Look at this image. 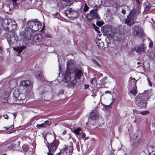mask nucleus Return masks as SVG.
Wrapping results in <instances>:
<instances>
[{
	"label": "nucleus",
	"mask_w": 155,
	"mask_h": 155,
	"mask_svg": "<svg viewBox=\"0 0 155 155\" xmlns=\"http://www.w3.org/2000/svg\"><path fill=\"white\" fill-rule=\"evenodd\" d=\"M152 95V92L151 91H149L143 94L137 96L135 99L136 104L141 108H146L147 107V99H149L150 98V96Z\"/></svg>",
	"instance_id": "obj_1"
},
{
	"label": "nucleus",
	"mask_w": 155,
	"mask_h": 155,
	"mask_svg": "<svg viewBox=\"0 0 155 155\" xmlns=\"http://www.w3.org/2000/svg\"><path fill=\"white\" fill-rule=\"evenodd\" d=\"M56 134H54V141L48 144V152L47 153L48 155H54V152L58 148L59 142L58 140H56Z\"/></svg>",
	"instance_id": "obj_2"
},
{
	"label": "nucleus",
	"mask_w": 155,
	"mask_h": 155,
	"mask_svg": "<svg viewBox=\"0 0 155 155\" xmlns=\"http://www.w3.org/2000/svg\"><path fill=\"white\" fill-rule=\"evenodd\" d=\"M140 12V11L138 12L135 10L131 11L125 20V23L130 26H132L134 23V19H136V17Z\"/></svg>",
	"instance_id": "obj_3"
},
{
	"label": "nucleus",
	"mask_w": 155,
	"mask_h": 155,
	"mask_svg": "<svg viewBox=\"0 0 155 155\" xmlns=\"http://www.w3.org/2000/svg\"><path fill=\"white\" fill-rule=\"evenodd\" d=\"M74 68V66L73 64L69 63L68 64L66 71L62 76L63 81L64 82L67 83L70 81L71 78V73Z\"/></svg>",
	"instance_id": "obj_4"
},
{
	"label": "nucleus",
	"mask_w": 155,
	"mask_h": 155,
	"mask_svg": "<svg viewBox=\"0 0 155 155\" xmlns=\"http://www.w3.org/2000/svg\"><path fill=\"white\" fill-rule=\"evenodd\" d=\"M10 24H12L11 27V29L14 31L16 29L17 24L15 23V21L10 18H6L3 21V23H2V26L4 28L5 27L6 25H9Z\"/></svg>",
	"instance_id": "obj_5"
},
{
	"label": "nucleus",
	"mask_w": 155,
	"mask_h": 155,
	"mask_svg": "<svg viewBox=\"0 0 155 155\" xmlns=\"http://www.w3.org/2000/svg\"><path fill=\"white\" fill-rule=\"evenodd\" d=\"M22 34L26 40L31 39L33 38V35H34V32H33L31 28H27L23 31Z\"/></svg>",
	"instance_id": "obj_6"
},
{
	"label": "nucleus",
	"mask_w": 155,
	"mask_h": 155,
	"mask_svg": "<svg viewBox=\"0 0 155 155\" xmlns=\"http://www.w3.org/2000/svg\"><path fill=\"white\" fill-rule=\"evenodd\" d=\"M96 9H93L90 11L89 13H87L86 15V18L89 20H91L93 18L99 19L100 17L97 12Z\"/></svg>",
	"instance_id": "obj_7"
},
{
	"label": "nucleus",
	"mask_w": 155,
	"mask_h": 155,
	"mask_svg": "<svg viewBox=\"0 0 155 155\" xmlns=\"http://www.w3.org/2000/svg\"><path fill=\"white\" fill-rule=\"evenodd\" d=\"M65 13L66 16L70 18H75L78 15L77 11L74 10L71 8L66 10Z\"/></svg>",
	"instance_id": "obj_8"
},
{
	"label": "nucleus",
	"mask_w": 155,
	"mask_h": 155,
	"mask_svg": "<svg viewBox=\"0 0 155 155\" xmlns=\"http://www.w3.org/2000/svg\"><path fill=\"white\" fill-rule=\"evenodd\" d=\"M7 40L10 45H12L17 42L18 40V38L16 34L12 32L8 36Z\"/></svg>",
	"instance_id": "obj_9"
},
{
	"label": "nucleus",
	"mask_w": 155,
	"mask_h": 155,
	"mask_svg": "<svg viewBox=\"0 0 155 155\" xmlns=\"http://www.w3.org/2000/svg\"><path fill=\"white\" fill-rule=\"evenodd\" d=\"M132 34L134 36H142L143 34V30L138 26L134 27L132 30Z\"/></svg>",
	"instance_id": "obj_10"
},
{
	"label": "nucleus",
	"mask_w": 155,
	"mask_h": 155,
	"mask_svg": "<svg viewBox=\"0 0 155 155\" xmlns=\"http://www.w3.org/2000/svg\"><path fill=\"white\" fill-rule=\"evenodd\" d=\"M147 46L143 44L135 47L131 49L132 52L136 51L137 53L144 52L146 50Z\"/></svg>",
	"instance_id": "obj_11"
},
{
	"label": "nucleus",
	"mask_w": 155,
	"mask_h": 155,
	"mask_svg": "<svg viewBox=\"0 0 155 155\" xmlns=\"http://www.w3.org/2000/svg\"><path fill=\"white\" fill-rule=\"evenodd\" d=\"M99 114L96 110L92 111L89 115L90 118L92 120H96L98 119Z\"/></svg>",
	"instance_id": "obj_12"
},
{
	"label": "nucleus",
	"mask_w": 155,
	"mask_h": 155,
	"mask_svg": "<svg viewBox=\"0 0 155 155\" xmlns=\"http://www.w3.org/2000/svg\"><path fill=\"white\" fill-rule=\"evenodd\" d=\"M41 25L40 22L38 21L35 22V24L33 26V29H32L33 32H34L35 31H38L41 28Z\"/></svg>",
	"instance_id": "obj_13"
},
{
	"label": "nucleus",
	"mask_w": 155,
	"mask_h": 155,
	"mask_svg": "<svg viewBox=\"0 0 155 155\" xmlns=\"http://www.w3.org/2000/svg\"><path fill=\"white\" fill-rule=\"evenodd\" d=\"M73 148L72 146H69L66 147L64 149L63 152V154L66 155L68 153H69V155L70 154L73 152Z\"/></svg>",
	"instance_id": "obj_14"
},
{
	"label": "nucleus",
	"mask_w": 155,
	"mask_h": 155,
	"mask_svg": "<svg viewBox=\"0 0 155 155\" xmlns=\"http://www.w3.org/2000/svg\"><path fill=\"white\" fill-rule=\"evenodd\" d=\"M34 33V35H33V38L32 39H33L36 42H39L41 41L42 39V36L41 34H38L35 35Z\"/></svg>",
	"instance_id": "obj_15"
},
{
	"label": "nucleus",
	"mask_w": 155,
	"mask_h": 155,
	"mask_svg": "<svg viewBox=\"0 0 155 155\" xmlns=\"http://www.w3.org/2000/svg\"><path fill=\"white\" fill-rule=\"evenodd\" d=\"M75 74L74 78L76 79H80L83 74L82 71L79 69H76L75 71Z\"/></svg>",
	"instance_id": "obj_16"
},
{
	"label": "nucleus",
	"mask_w": 155,
	"mask_h": 155,
	"mask_svg": "<svg viewBox=\"0 0 155 155\" xmlns=\"http://www.w3.org/2000/svg\"><path fill=\"white\" fill-rule=\"evenodd\" d=\"M25 46H22L14 48L13 49L14 50L17 52L18 53V54L19 55L22 52V50L25 49Z\"/></svg>",
	"instance_id": "obj_17"
},
{
	"label": "nucleus",
	"mask_w": 155,
	"mask_h": 155,
	"mask_svg": "<svg viewBox=\"0 0 155 155\" xmlns=\"http://www.w3.org/2000/svg\"><path fill=\"white\" fill-rule=\"evenodd\" d=\"M144 6L145 8L144 11L145 12H148L150 8V5L148 2H146L144 4Z\"/></svg>",
	"instance_id": "obj_18"
},
{
	"label": "nucleus",
	"mask_w": 155,
	"mask_h": 155,
	"mask_svg": "<svg viewBox=\"0 0 155 155\" xmlns=\"http://www.w3.org/2000/svg\"><path fill=\"white\" fill-rule=\"evenodd\" d=\"M104 32L107 35H110L111 32L110 27L108 26L107 28H104Z\"/></svg>",
	"instance_id": "obj_19"
},
{
	"label": "nucleus",
	"mask_w": 155,
	"mask_h": 155,
	"mask_svg": "<svg viewBox=\"0 0 155 155\" xmlns=\"http://www.w3.org/2000/svg\"><path fill=\"white\" fill-rule=\"evenodd\" d=\"M77 82V79H75L72 81L70 83H68L67 85V86L69 87H74L76 84Z\"/></svg>",
	"instance_id": "obj_20"
},
{
	"label": "nucleus",
	"mask_w": 155,
	"mask_h": 155,
	"mask_svg": "<svg viewBox=\"0 0 155 155\" xmlns=\"http://www.w3.org/2000/svg\"><path fill=\"white\" fill-rule=\"evenodd\" d=\"M36 21H38V20L37 19L36 20H33L32 21H28V25L29 26V28H33V26L35 24V22Z\"/></svg>",
	"instance_id": "obj_21"
},
{
	"label": "nucleus",
	"mask_w": 155,
	"mask_h": 155,
	"mask_svg": "<svg viewBox=\"0 0 155 155\" xmlns=\"http://www.w3.org/2000/svg\"><path fill=\"white\" fill-rule=\"evenodd\" d=\"M30 84V82L29 81L26 80L23 81H21L20 83V85L25 86H28Z\"/></svg>",
	"instance_id": "obj_22"
},
{
	"label": "nucleus",
	"mask_w": 155,
	"mask_h": 155,
	"mask_svg": "<svg viewBox=\"0 0 155 155\" xmlns=\"http://www.w3.org/2000/svg\"><path fill=\"white\" fill-rule=\"evenodd\" d=\"M35 76L38 79H40L42 77L41 71H38L35 74Z\"/></svg>",
	"instance_id": "obj_23"
},
{
	"label": "nucleus",
	"mask_w": 155,
	"mask_h": 155,
	"mask_svg": "<svg viewBox=\"0 0 155 155\" xmlns=\"http://www.w3.org/2000/svg\"><path fill=\"white\" fill-rule=\"evenodd\" d=\"M130 93L134 96L136 95L137 93V87L136 86L134 87L132 89L130 90Z\"/></svg>",
	"instance_id": "obj_24"
},
{
	"label": "nucleus",
	"mask_w": 155,
	"mask_h": 155,
	"mask_svg": "<svg viewBox=\"0 0 155 155\" xmlns=\"http://www.w3.org/2000/svg\"><path fill=\"white\" fill-rule=\"evenodd\" d=\"M96 44L99 48H103L104 46V43L100 40L97 41Z\"/></svg>",
	"instance_id": "obj_25"
},
{
	"label": "nucleus",
	"mask_w": 155,
	"mask_h": 155,
	"mask_svg": "<svg viewBox=\"0 0 155 155\" xmlns=\"http://www.w3.org/2000/svg\"><path fill=\"white\" fill-rule=\"evenodd\" d=\"M81 131V128L80 127L74 130V133L78 135H79L80 134Z\"/></svg>",
	"instance_id": "obj_26"
},
{
	"label": "nucleus",
	"mask_w": 155,
	"mask_h": 155,
	"mask_svg": "<svg viewBox=\"0 0 155 155\" xmlns=\"http://www.w3.org/2000/svg\"><path fill=\"white\" fill-rule=\"evenodd\" d=\"M107 77H104L101 81V84H104L107 83Z\"/></svg>",
	"instance_id": "obj_27"
},
{
	"label": "nucleus",
	"mask_w": 155,
	"mask_h": 155,
	"mask_svg": "<svg viewBox=\"0 0 155 155\" xmlns=\"http://www.w3.org/2000/svg\"><path fill=\"white\" fill-rule=\"evenodd\" d=\"M15 146L16 145L11 144L8 146V149L10 150H14L15 148Z\"/></svg>",
	"instance_id": "obj_28"
},
{
	"label": "nucleus",
	"mask_w": 155,
	"mask_h": 155,
	"mask_svg": "<svg viewBox=\"0 0 155 155\" xmlns=\"http://www.w3.org/2000/svg\"><path fill=\"white\" fill-rule=\"evenodd\" d=\"M22 149L23 150L27 152L28 150V147L27 145L25 144H24L22 147Z\"/></svg>",
	"instance_id": "obj_29"
},
{
	"label": "nucleus",
	"mask_w": 155,
	"mask_h": 155,
	"mask_svg": "<svg viewBox=\"0 0 155 155\" xmlns=\"http://www.w3.org/2000/svg\"><path fill=\"white\" fill-rule=\"evenodd\" d=\"M113 2V1L112 0H110L109 2L107 0V1H106V4L107 6H110L111 5H112Z\"/></svg>",
	"instance_id": "obj_30"
},
{
	"label": "nucleus",
	"mask_w": 155,
	"mask_h": 155,
	"mask_svg": "<svg viewBox=\"0 0 155 155\" xmlns=\"http://www.w3.org/2000/svg\"><path fill=\"white\" fill-rule=\"evenodd\" d=\"M149 113V110H145L144 111H140V114L143 115H147Z\"/></svg>",
	"instance_id": "obj_31"
},
{
	"label": "nucleus",
	"mask_w": 155,
	"mask_h": 155,
	"mask_svg": "<svg viewBox=\"0 0 155 155\" xmlns=\"http://www.w3.org/2000/svg\"><path fill=\"white\" fill-rule=\"evenodd\" d=\"M92 62L94 64L97 65V66L101 67L100 64L95 60L93 59L92 60Z\"/></svg>",
	"instance_id": "obj_32"
},
{
	"label": "nucleus",
	"mask_w": 155,
	"mask_h": 155,
	"mask_svg": "<svg viewBox=\"0 0 155 155\" xmlns=\"http://www.w3.org/2000/svg\"><path fill=\"white\" fill-rule=\"evenodd\" d=\"M132 110L133 112V114H140V111H138V110L135 109H133Z\"/></svg>",
	"instance_id": "obj_33"
},
{
	"label": "nucleus",
	"mask_w": 155,
	"mask_h": 155,
	"mask_svg": "<svg viewBox=\"0 0 155 155\" xmlns=\"http://www.w3.org/2000/svg\"><path fill=\"white\" fill-rule=\"evenodd\" d=\"M89 9V7L88 6L87 4L85 3L83 8V10L84 12H86Z\"/></svg>",
	"instance_id": "obj_34"
},
{
	"label": "nucleus",
	"mask_w": 155,
	"mask_h": 155,
	"mask_svg": "<svg viewBox=\"0 0 155 155\" xmlns=\"http://www.w3.org/2000/svg\"><path fill=\"white\" fill-rule=\"evenodd\" d=\"M51 123V122L49 120L45 121L44 123L45 126L46 127V125H50Z\"/></svg>",
	"instance_id": "obj_35"
},
{
	"label": "nucleus",
	"mask_w": 155,
	"mask_h": 155,
	"mask_svg": "<svg viewBox=\"0 0 155 155\" xmlns=\"http://www.w3.org/2000/svg\"><path fill=\"white\" fill-rule=\"evenodd\" d=\"M5 128V130H12L14 129V126L13 125H12L11 126L9 127H4Z\"/></svg>",
	"instance_id": "obj_36"
},
{
	"label": "nucleus",
	"mask_w": 155,
	"mask_h": 155,
	"mask_svg": "<svg viewBox=\"0 0 155 155\" xmlns=\"http://www.w3.org/2000/svg\"><path fill=\"white\" fill-rule=\"evenodd\" d=\"M37 127H46L45 126V125L43 123H42L41 124H38L37 125Z\"/></svg>",
	"instance_id": "obj_37"
},
{
	"label": "nucleus",
	"mask_w": 155,
	"mask_h": 155,
	"mask_svg": "<svg viewBox=\"0 0 155 155\" xmlns=\"http://www.w3.org/2000/svg\"><path fill=\"white\" fill-rule=\"evenodd\" d=\"M104 107L106 110H108L111 107V104H110L108 105H104Z\"/></svg>",
	"instance_id": "obj_38"
},
{
	"label": "nucleus",
	"mask_w": 155,
	"mask_h": 155,
	"mask_svg": "<svg viewBox=\"0 0 155 155\" xmlns=\"http://www.w3.org/2000/svg\"><path fill=\"white\" fill-rule=\"evenodd\" d=\"M96 81V79L95 78H91V81H90V83L91 84H93V81Z\"/></svg>",
	"instance_id": "obj_39"
},
{
	"label": "nucleus",
	"mask_w": 155,
	"mask_h": 155,
	"mask_svg": "<svg viewBox=\"0 0 155 155\" xmlns=\"http://www.w3.org/2000/svg\"><path fill=\"white\" fill-rule=\"evenodd\" d=\"M117 152L116 151L114 150L111 152L110 155H117Z\"/></svg>",
	"instance_id": "obj_40"
},
{
	"label": "nucleus",
	"mask_w": 155,
	"mask_h": 155,
	"mask_svg": "<svg viewBox=\"0 0 155 155\" xmlns=\"http://www.w3.org/2000/svg\"><path fill=\"white\" fill-rule=\"evenodd\" d=\"M85 134L84 133L81 134L80 136V138H83L85 137Z\"/></svg>",
	"instance_id": "obj_41"
},
{
	"label": "nucleus",
	"mask_w": 155,
	"mask_h": 155,
	"mask_svg": "<svg viewBox=\"0 0 155 155\" xmlns=\"http://www.w3.org/2000/svg\"><path fill=\"white\" fill-rule=\"evenodd\" d=\"M57 151H58V153H56V154L57 155H60L61 154V150L59 149H58V150H57Z\"/></svg>",
	"instance_id": "obj_42"
},
{
	"label": "nucleus",
	"mask_w": 155,
	"mask_h": 155,
	"mask_svg": "<svg viewBox=\"0 0 155 155\" xmlns=\"http://www.w3.org/2000/svg\"><path fill=\"white\" fill-rule=\"evenodd\" d=\"M3 117L5 119H8V117L7 114H5L3 115Z\"/></svg>",
	"instance_id": "obj_43"
},
{
	"label": "nucleus",
	"mask_w": 155,
	"mask_h": 155,
	"mask_svg": "<svg viewBox=\"0 0 155 155\" xmlns=\"http://www.w3.org/2000/svg\"><path fill=\"white\" fill-rule=\"evenodd\" d=\"M84 86L85 88L86 89L88 88L89 87V85L87 84H84Z\"/></svg>",
	"instance_id": "obj_44"
},
{
	"label": "nucleus",
	"mask_w": 155,
	"mask_h": 155,
	"mask_svg": "<svg viewBox=\"0 0 155 155\" xmlns=\"http://www.w3.org/2000/svg\"><path fill=\"white\" fill-rule=\"evenodd\" d=\"M150 54H152L150 56L151 58H153L154 57V54L153 52H150Z\"/></svg>",
	"instance_id": "obj_45"
},
{
	"label": "nucleus",
	"mask_w": 155,
	"mask_h": 155,
	"mask_svg": "<svg viewBox=\"0 0 155 155\" xmlns=\"http://www.w3.org/2000/svg\"><path fill=\"white\" fill-rule=\"evenodd\" d=\"M153 42H150L149 43V47H153Z\"/></svg>",
	"instance_id": "obj_46"
},
{
	"label": "nucleus",
	"mask_w": 155,
	"mask_h": 155,
	"mask_svg": "<svg viewBox=\"0 0 155 155\" xmlns=\"http://www.w3.org/2000/svg\"><path fill=\"white\" fill-rule=\"evenodd\" d=\"M111 92L110 91H105V93L109 94H111Z\"/></svg>",
	"instance_id": "obj_47"
},
{
	"label": "nucleus",
	"mask_w": 155,
	"mask_h": 155,
	"mask_svg": "<svg viewBox=\"0 0 155 155\" xmlns=\"http://www.w3.org/2000/svg\"><path fill=\"white\" fill-rule=\"evenodd\" d=\"M98 28H97V27L96 26V28H95V29L96 31H97L98 32L100 33V31L98 30Z\"/></svg>",
	"instance_id": "obj_48"
},
{
	"label": "nucleus",
	"mask_w": 155,
	"mask_h": 155,
	"mask_svg": "<svg viewBox=\"0 0 155 155\" xmlns=\"http://www.w3.org/2000/svg\"><path fill=\"white\" fill-rule=\"evenodd\" d=\"M148 82L149 83L150 85V86H152V83L150 82V81L148 79Z\"/></svg>",
	"instance_id": "obj_49"
},
{
	"label": "nucleus",
	"mask_w": 155,
	"mask_h": 155,
	"mask_svg": "<svg viewBox=\"0 0 155 155\" xmlns=\"http://www.w3.org/2000/svg\"><path fill=\"white\" fill-rule=\"evenodd\" d=\"M14 117V118L15 119L16 118V116L17 115V113H14L13 114Z\"/></svg>",
	"instance_id": "obj_50"
},
{
	"label": "nucleus",
	"mask_w": 155,
	"mask_h": 155,
	"mask_svg": "<svg viewBox=\"0 0 155 155\" xmlns=\"http://www.w3.org/2000/svg\"><path fill=\"white\" fill-rule=\"evenodd\" d=\"M66 132H67V131L66 130H64L62 133V134L63 135H64L66 133Z\"/></svg>",
	"instance_id": "obj_51"
},
{
	"label": "nucleus",
	"mask_w": 155,
	"mask_h": 155,
	"mask_svg": "<svg viewBox=\"0 0 155 155\" xmlns=\"http://www.w3.org/2000/svg\"><path fill=\"white\" fill-rule=\"evenodd\" d=\"M122 12L123 14H125L126 12V11L124 10L123 9L122 10Z\"/></svg>",
	"instance_id": "obj_52"
},
{
	"label": "nucleus",
	"mask_w": 155,
	"mask_h": 155,
	"mask_svg": "<svg viewBox=\"0 0 155 155\" xmlns=\"http://www.w3.org/2000/svg\"><path fill=\"white\" fill-rule=\"evenodd\" d=\"M46 36L47 37H51V35H47Z\"/></svg>",
	"instance_id": "obj_53"
},
{
	"label": "nucleus",
	"mask_w": 155,
	"mask_h": 155,
	"mask_svg": "<svg viewBox=\"0 0 155 155\" xmlns=\"http://www.w3.org/2000/svg\"><path fill=\"white\" fill-rule=\"evenodd\" d=\"M132 147L134 148L132 150V151H134V149L135 148H136V147H135L134 146H132Z\"/></svg>",
	"instance_id": "obj_54"
},
{
	"label": "nucleus",
	"mask_w": 155,
	"mask_h": 155,
	"mask_svg": "<svg viewBox=\"0 0 155 155\" xmlns=\"http://www.w3.org/2000/svg\"><path fill=\"white\" fill-rule=\"evenodd\" d=\"M9 27L8 26H7L5 28V29L6 30H8L9 29Z\"/></svg>",
	"instance_id": "obj_55"
},
{
	"label": "nucleus",
	"mask_w": 155,
	"mask_h": 155,
	"mask_svg": "<svg viewBox=\"0 0 155 155\" xmlns=\"http://www.w3.org/2000/svg\"><path fill=\"white\" fill-rule=\"evenodd\" d=\"M134 123H137V121L136 120H135L134 121Z\"/></svg>",
	"instance_id": "obj_56"
},
{
	"label": "nucleus",
	"mask_w": 155,
	"mask_h": 155,
	"mask_svg": "<svg viewBox=\"0 0 155 155\" xmlns=\"http://www.w3.org/2000/svg\"><path fill=\"white\" fill-rule=\"evenodd\" d=\"M140 64V62H138L137 63V64Z\"/></svg>",
	"instance_id": "obj_57"
},
{
	"label": "nucleus",
	"mask_w": 155,
	"mask_h": 155,
	"mask_svg": "<svg viewBox=\"0 0 155 155\" xmlns=\"http://www.w3.org/2000/svg\"><path fill=\"white\" fill-rule=\"evenodd\" d=\"M60 93H63V92L62 91H61L60 92Z\"/></svg>",
	"instance_id": "obj_58"
},
{
	"label": "nucleus",
	"mask_w": 155,
	"mask_h": 155,
	"mask_svg": "<svg viewBox=\"0 0 155 155\" xmlns=\"http://www.w3.org/2000/svg\"><path fill=\"white\" fill-rule=\"evenodd\" d=\"M2 155H7L6 153H4V154H3Z\"/></svg>",
	"instance_id": "obj_59"
},
{
	"label": "nucleus",
	"mask_w": 155,
	"mask_h": 155,
	"mask_svg": "<svg viewBox=\"0 0 155 155\" xmlns=\"http://www.w3.org/2000/svg\"><path fill=\"white\" fill-rule=\"evenodd\" d=\"M1 29L0 28V32L1 31Z\"/></svg>",
	"instance_id": "obj_60"
},
{
	"label": "nucleus",
	"mask_w": 155,
	"mask_h": 155,
	"mask_svg": "<svg viewBox=\"0 0 155 155\" xmlns=\"http://www.w3.org/2000/svg\"><path fill=\"white\" fill-rule=\"evenodd\" d=\"M87 137H86L85 139H87Z\"/></svg>",
	"instance_id": "obj_61"
},
{
	"label": "nucleus",
	"mask_w": 155,
	"mask_h": 155,
	"mask_svg": "<svg viewBox=\"0 0 155 155\" xmlns=\"http://www.w3.org/2000/svg\"><path fill=\"white\" fill-rule=\"evenodd\" d=\"M153 155H155V153Z\"/></svg>",
	"instance_id": "obj_62"
}]
</instances>
